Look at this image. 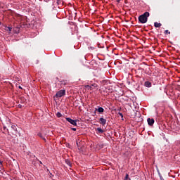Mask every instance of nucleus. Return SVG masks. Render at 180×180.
<instances>
[{"instance_id": "1", "label": "nucleus", "mask_w": 180, "mask_h": 180, "mask_svg": "<svg viewBox=\"0 0 180 180\" xmlns=\"http://www.w3.org/2000/svg\"><path fill=\"white\" fill-rule=\"evenodd\" d=\"M150 16V13L149 12H145L143 14L139 15V22L140 23H147V20H148V17Z\"/></svg>"}, {"instance_id": "2", "label": "nucleus", "mask_w": 180, "mask_h": 180, "mask_svg": "<svg viewBox=\"0 0 180 180\" xmlns=\"http://www.w3.org/2000/svg\"><path fill=\"white\" fill-rule=\"evenodd\" d=\"M65 95V90H60L58 91L56 95L53 96L54 99H56V98H63V96H64Z\"/></svg>"}, {"instance_id": "3", "label": "nucleus", "mask_w": 180, "mask_h": 180, "mask_svg": "<svg viewBox=\"0 0 180 180\" xmlns=\"http://www.w3.org/2000/svg\"><path fill=\"white\" fill-rule=\"evenodd\" d=\"M66 120L73 126H77V122H78V120H72L70 117H66Z\"/></svg>"}, {"instance_id": "4", "label": "nucleus", "mask_w": 180, "mask_h": 180, "mask_svg": "<svg viewBox=\"0 0 180 180\" xmlns=\"http://www.w3.org/2000/svg\"><path fill=\"white\" fill-rule=\"evenodd\" d=\"M147 122H148V124L149 126H153V125H154V122H155V121L154 120V118H152V119L148 118V119H147Z\"/></svg>"}, {"instance_id": "5", "label": "nucleus", "mask_w": 180, "mask_h": 180, "mask_svg": "<svg viewBox=\"0 0 180 180\" xmlns=\"http://www.w3.org/2000/svg\"><path fill=\"white\" fill-rule=\"evenodd\" d=\"M100 124H102V126H105L106 124V119L103 117H101L99 119Z\"/></svg>"}, {"instance_id": "6", "label": "nucleus", "mask_w": 180, "mask_h": 180, "mask_svg": "<svg viewBox=\"0 0 180 180\" xmlns=\"http://www.w3.org/2000/svg\"><path fill=\"white\" fill-rule=\"evenodd\" d=\"M144 86H146V88H151V82L149 81L145 82Z\"/></svg>"}, {"instance_id": "7", "label": "nucleus", "mask_w": 180, "mask_h": 180, "mask_svg": "<svg viewBox=\"0 0 180 180\" xmlns=\"http://www.w3.org/2000/svg\"><path fill=\"white\" fill-rule=\"evenodd\" d=\"M65 164H67V165H68V167H70V168H71V167H72V165L71 164V161L68 159H66L65 160Z\"/></svg>"}, {"instance_id": "8", "label": "nucleus", "mask_w": 180, "mask_h": 180, "mask_svg": "<svg viewBox=\"0 0 180 180\" xmlns=\"http://www.w3.org/2000/svg\"><path fill=\"white\" fill-rule=\"evenodd\" d=\"M96 110H97L99 113H103L105 112V109L102 107H99L98 109L96 108Z\"/></svg>"}, {"instance_id": "9", "label": "nucleus", "mask_w": 180, "mask_h": 180, "mask_svg": "<svg viewBox=\"0 0 180 180\" xmlns=\"http://www.w3.org/2000/svg\"><path fill=\"white\" fill-rule=\"evenodd\" d=\"M4 30H6L7 32H12V27H8L6 25H4Z\"/></svg>"}, {"instance_id": "10", "label": "nucleus", "mask_w": 180, "mask_h": 180, "mask_svg": "<svg viewBox=\"0 0 180 180\" xmlns=\"http://www.w3.org/2000/svg\"><path fill=\"white\" fill-rule=\"evenodd\" d=\"M162 25L161 23H158V22H154L155 27H161Z\"/></svg>"}, {"instance_id": "11", "label": "nucleus", "mask_w": 180, "mask_h": 180, "mask_svg": "<svg viewBox=\"0 0 180 180\" xmlns=\"http://www.w3.org/2000/svg\"><path fill=\"white\" fill-rule=\"evenodd\" d=\"M97 131L98 132L99 134H103V129H102L101 128H97L96 129Z\"/></svg>"}, {"instance_id": "12", "label": "nucleus", "mask_w": 180, "mask_h": 180, "mask_svg": "<svg viewBox=\"0 0 180 180\" xmlns=\"http://www.w3.org/2000/svg\"><path fill=\"white\" fill-rule=\"evenodd\" d=\"M38 136H39V137L42 139V140H46V138H44V136H43V134H41V133H39Z\"/></svg>"}, {"instance_id": "13", "label": "nucleus", "mask_w": 180, "mask_h": 180, "mask_svg": "<svg viewBox=\"0 0 180 180\" xmlns=\"http://www.w3.org/2000/svg\"><path fill=\"white\" fill-rule=\"evenodd\" d=\"M56 116H57V117H63V114L61 112H58L56 113Z\"/></svg>"}, {"instance_id": "14", "label": "nucleus", "mask_w": 180, "mask_h": 180, "mask_svg": "<svg viewBox=\"0 0 180 180\" xmlns=\"http://www.w3.org/2000/svg\"><path fill=\"white\" fill-rule=\"evenodd\" d=\"M11 128L13 129V130H14L15 131H16L18 130V128L16 127V125H12Z\"/></svg>"}, {"instance_id": "15", "label": "nucleus", "mask_w": 180, "mask_h": 180, "mask_svg": "<svg viewBox=\"0 0 180 180\" xmlns=\"http://www.w3.org/2000/svg\"><path fill=\"white\" fill-rule=\"evenodd\" d=\"M157 172L159 175V177L161 178L162 176V175H161V173L160 172V169H158V168H157Z\"/></svg>"}, {"instance_id": "16", "label": "nucleus", "mask_w": 180, "mask_h": 180, "mask_svg": "<svg viewBox=\"0 0 180 180\" xmlns=\"http://www.w3.org/2000/svg\"><path fill=\"white\" fill-rule=\"evenodd\" d=\"M170 34L171 32L168 30L165 31V34Z\"/></svg>"}, {"instance_id": "17", "label": "nucleus", "mask_w": 180, "mask_h": 180, "mask_svg": "<svg viewBox=\"0 0 180 180\" xmlns=\"http://www.w3.org/2000/svg\"><path fill=\"white\" fill-rule=\"evenodd\" d=\"M118 115H119V116H120V117H122V120H123V113H122V112H118Z\"/></svg>"}, {"instance_id": "18", "label": "nucleus", "mask_w": 180, "mask_h": 180, "mask_svg": "<svg viewBox=\"0 0 180 180\" xmlns=\"http://www.w3.org/2000/svg\"><path fill=\"white\" fill-rule=\"evenodd\" d=\"M3 129L4 131H8V133H9V130L8 129V128H6V127H4Z\"/></svg>"}, {"instance_id": "19", "label": "nucleus", "mask_w": 180, "mask_h": 180, "mask_svg": "<svg viewBox=\"0 0 180 180\" xmlns=\"http://www.w3.org/2000/svg\"><path fill=\"white\" fill-rule=\"evenodd\" d=\"M127 179L130 180V179H129V174H127L125 176V179L124 180H127Z\"/></svg>"}, {"instance_id": "20", "label": "nucleus", "mask_w": 180, "mask_h": 180, "mask_svg": "<svg viewBox=\"0 0 180 180\" xmlns=\"http://www.w3.org/2000/svg\"><path fill=\"white\" fill-rule=\"evenodd\" d=\"M61 2H63V1L61 0H57V4L60 5V4H61Z\"/></svg>"}, {"instance_id": "21", "label": "nucleus", "mask_w": 180, "mask_h": 180, "mask_svg": "<svg viewBox=\"0 0 180 180\" xmlns=\"http://www.w3.org/2000/svg\"><path fill=\"white\" fill-rule=\"evenodd\" d=\"M73 131H77V128H71Z\"/></svg>"}, {"instance_id": "22", "label": "nucleus", "mask_w": 180, "mask_h": 180, "mask_svg": "<svg viewBox=\"0 0 180 180\" xmlns=\"http://www.w3.org/2000/svg\"><path fill=\"white\" fill-rule=\"evenodd\" d=\"M34 160L38 161V162L39 161L37 158H35L34 159Z\"/></svg>"}, {"instance_id": "23", "label": "nucleus", "mask_w": 180, "mask_h": 180, "mask_svg": "<svg viewBox=\"0 0 180 180\" xmlns=\"http://www.w3.org/2000/svg\"><path fill=\"white\" fill-rule=\"evenodd\" d=\"M160 178V180H165L164 178L162 177V176Z\"/></svg>"}, {"instance_id": "24", "label": "nucleus", "mask_w": 180, "mask_h": 180, "mask_svg": "<svg viewBox=\"0 0 180 180\" xmlns=\"http://www.w3.org/2000/svg\"><path fill=\"white\" fill-rule=\"evenodd\" d=\"M121 0H116V1L119 4V2H120Z\"/></svg>"}, {"instance_id": "25", "label": "nucleus", "mask_w": 180, "mask_h": 180, "mask_svg": "<svg viewBox=\"0 0 180 180\" xmlns=\"http://www.w3.org/2000/svg\"><path fill=\"white\" fill-rule=\"evenodd\" d=\"M38 162L40 163V164H43V162H41V161H40V160L38 161Z\"/></svg>"}, {"instance_id": "26", "label": "nucleus", "mask_w": 180, "mask_h": 180, "mask_svg": "<svg viewBox=\"0 0 180 180\" xmlns=\"http://www.w3.org/2000/svg\"><path fill=\"white\" fill-rule=\"evenodd\" d=\"M86 87H87V88H91V86L87 85Z\"/></svg>"}, {"instance_id": "27", "label": "nucleus", "mask_w": 180, "mask_h": 180, "mask_svg": "<svg viewBox=\"0 0 180 180\" xmlns=\"http://www.w3.org/2000/svg\"><path fill=\"white\" fill-rule=\"evenodd\" d=\"M0 165H2V161L0 160Z\"/></svg>"}, {"instance_id": "28", "label": "nucleus", "mask_w": 180, "mask_h": 180, "mask_svg": "<svg viewBox=\"0 0 180 180\" xmlns=\"http://www.w3.org/2000/svg\"><path fill=\"white\" fill-rule=\"evenodd\" d=\"M19 89H22V86H19Z\"/></svg>"}, {"instance_id": "29", "label": "nucleus", "mask_w": 180, "mask_h": 180, "mask_svg": "<svg viewBox=\"0 0 180 180\" xmlns=\"http://www.w3.org/2000/svg\"><path fill=\"white\" fill-rule=\"evenodd\" d=\"M51 176H54V175H53V174L51 173Z\"/></svg>"}, {"instance_id": "30", "label": "nucleus", "mask_w": 180, "mask_h": 180, "mask_svg": "<svg viewBox=\"0 0 180 180\" xmlns=\"http://www.w3.org/2000/svg\"><path fill=\"white\" fill-rule=\"evenodd\" d=\"M19 108H22V105H19Z\"/></svg>"}, {"instance_id": "31", "label": "nucleus", "mask_w": 180, "mask_h": 180, "mask_svg": "<svg viewBox=\"0 0 180 180\" xmlns=\"http://www.w3.org/2000/svg\"><path fill=\"white\" fill-rule=\"evenodd\" d=\"M2 25V22H0V25Z\"/></svg>"}]
</instances>
